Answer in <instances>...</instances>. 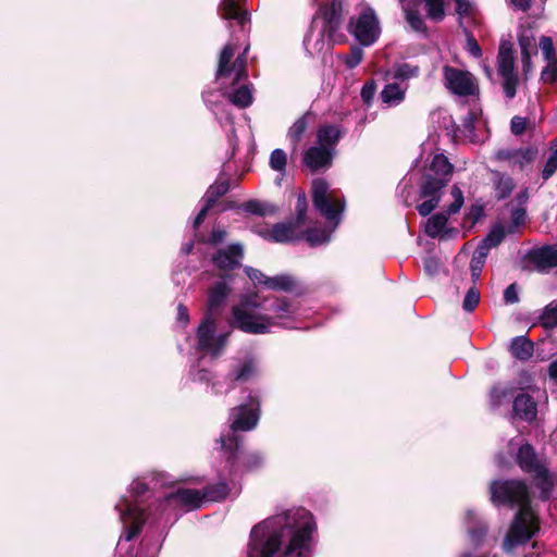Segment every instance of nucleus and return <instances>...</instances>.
I'll use <instances>...</instances> for the list:
<instances>
[{"mask_svg":"<svg viewBox=\"0 0 557 557\" xmlns=\"http://www.w3.org/2000/svg\"><path fill=\"white\" fill-rule=\"evenodd\" d=\"M265 312L271 314H252L239 306H234L232 314L235 326L248 334H267L270 326L275 324V319H290L297 311V307L287 297L274 295L265 297Z\"/></svg>","mask_w":557,"mask_h":557,"instance_id":"nucleus-1","label":"nucleus"},{"mask_svg":"<svg viewBox=\"0 0 557 557\" xmlns=\"http://www.w3.org/2000/svg\"><path fill=\"white\" fill-rule=\"evenodd\" d=\"M278 517L286 519L280 521L283 536H288L283 557H309L312 547L313 533L317 532V523L313 515L306 508L287 510Z\"/></svg>","mask_w":557,"mask_h":557,"instance_id":"nucleus-2","label":"nucleus"},{"mask_svg":"<svg viewBox=\"0 0 557 557\" xmlns=\"http://www.w3.org/2000/svg\"><path fill=\"white\" fill-rule=\"evenodd\" d=\"M507 448L515 465L534 480L536 487L540 490L541 500H548L554 488V481L548 467L540 459L535 447L527 441L518 444L516 438H511Z\"/></svg>","mask_w":557,"mask_h":557,"instance_id":"nucleus-3","label":"nucleus"},{"mask_svg":"<svg viewBox=\"0 0 557 557\" xmlns=\"http://www.w3.org/2000/svg\"><path fill=\"white\" fill-rule=\"evenodd\" d=\"M284 519L276 515L252 528L249 542L251 553L258 554L259 557H273L280 550L284 537L280 521Z\"/></svg>","mask_w":557,"mask_h":557,"instance_id":"nucleus-4","label":"nucleus"},{"mask_svg":"<svg viewBox=\"0 0 557 557\" xmlns=\"http://www.w3.org/2000/svg\"><path fill=\"white\" fill-rule=\"evenodd\" d=\"M491 500L495 506L530 508V487L523 479L495 480L490 484Z\"/></svg>","mask_w":557,"mask_h":557,"instance_id":"nucleus-5","label":"nucleus"},{"mask_svg":"<svg viewBox=\"0 0 557 557\" xmlns=\"http://www.w3.org/2000/svg\"><path fill=\"white\" fill-rule=\"evenodd\" d=\"M220 443L225 453L230 471H255L261 468L263 457L257 451H244L243 437L237 434L221 435Z\"/></svg>","mask_w":557,"mask_h":557,"instance_id":"nucleus-6","label":"nucleus"},{"mask_svg":"<svg viewBox=\"0 0 557 557\" xmlns=\"http://www.w3.org/2000/svg\"><path fill=\"white\" fill-rule=\"evenodd\" d=\"M420 67L409 63H395L385 71V107H397L406 99L409 79L418 77Z\"/></svg>","mask_w":557,"mask_h":557,"instance_id":"nucleus-7","label":"nucleus"},{"mask_svg":"<svg viewBox=\"0 0 557 557\" xmlns=\"http://www.w3.org/2000/svg\"><path fill=\"white\" fill-rule=\"evenodd\" d=\"M312 203L317 211L329 221H336L345 210L344 196L335 190L330 191V185L324 178H315L311 186Z\"/></svg>","mask_w":557,"mask_h":557,"instance_id":"nucleus-8","label":"nucleus"},{"mask_svg":"<svg viewBox=\"0 0 557 557\" xmlns=\"http://www.w3.org/2000/svg\"><path fill=\"white\" fill-rule=\"evenodd\" d=\"M347 32L355 37L360 46L369 47L380 37V24L372 8H363L358 16H352L347 25Z\"/></svg>","mask_w":557,"mask_h":557,"instance_id":"nucleus-9","label":"nucleus"},{"mask_svg":"<svg viewBox=\"0 0 557 557\" xmlns=\"http://www.w3.org/2000/svg\"><path fill=\"white\" fill-rule=\"evenodd\" d=\"M531 507L518 509L504 541V547L506 549L525 544L533 537L535 532L539 531V525L531 522Z\"/></svg>","mask_w":557,"mask_h":557,"instance_id":"nucleus-10","label":"nucleus"},{"mask_svg":"<svg viewBox=\"0 0 557 557\" xmlns=\"http://www.w3.org/2000/svg\"><path fill=\"white\" fill-rule=\"evenodd\" d=\"M259 397L249 395L246 403L240 404L231 410V434H236L238 431L247 432L252 430L259 421Z\"/></svg>","mask_w":557,"mask_h":557,"instance_id":"nucleus-11","label":"nucleus"},{"mask_svg":"<svg viewBox=\"0 0 557 557\" xmlns=\"http://www.w3.org/2000/svg\"><path fill=\"white\" fill-rule=\"evenodd\" d=\"M244 258V247L239 243L231 244L224 249H219L212 256L213 265L221 271L220 277L223 280H232L231 271L242 267Z\"/></svg>","mask_w":557,"mask_h":557,"instance_id":"nucleus-12","label":"nucleus"},{"mask_svg":"<svg viewBox=\"0 0 557 557\" xmlns=\"http://www.w3.org/2000/svg\"><path fill=\"white\" fill-rule=\"evenodd\" d=\"M445 87L460 97L473 96L478 89L472 74L454 66L445 65L443 69Z\"/></svg>","mask_w":557,"mask_h":557,"instance_id":"nucleus-13","label":"nucleus"},{"mask_svg":"<svg viewBox=\"0 0 557 557\" xmlns=\"http://www.w3.org/2000/svg\"><path fill=\"white\" fill-rule=\"evenodd\" d=\"M315 17L322 20V33L333 39L343 24V0H331L320 4Z\"/></svg>","mask_w":557,"mask_h":557,"instance_id":"nucleus-14","label":"nucleus"},{"mask_svg":"<svg viewBox=\"0 0 557 557\" xmlns=\"http://www.w3.org/2000/svg\"><path fill=\"white\" fill-rule=\"evenodd\" d=\"M510 418L529 424L535 422L537 419V403L534 397L519 388L512 400Z\"/></svg>","mask_w":557,"mask_h":557,"instance_id":"nucleus-15","label":"nucleus"},{"mask_svg":"<svg viewBox=\"0 0 557 557\" xmlns=\"http://www.w3.org/2000/svg\"><path fill=\"white\" fill-rule=\"evenodd\" d=\"M336 151H332L326 147L311 146L302 153V164L310 170L311 173L326 171L332 168Z\"/></svg>","mask_w":557,"mask_h":557,"instance_id":"nucleus-16","label":"nucleus"},{"mask_svg":"<svg viewBox=\"0 0 557 557\" xmlns=\"http://www.w3.org/2000/svg\"><path fill=\"white\" fill-rule=\"evenodd\" d=\"M525 259L533 264L536 272L548 273L557 267V246L544 245L532 248L527 252Z\"/></svg>","mask_w":557,"mask_h":557,"instance_id":"nucleus-17","label":"nucleus"},{"mask_svg":"<svg viewBox=\"0 0 557 557\" xmlns=\"http://www.w3.org/2000/svg\"><path fill=\"white\" fill-rule=\"evenodd\" d=\"M518 387L513 384L494 383L487 393V403L492 411L498 410L503 405L513 400Z\"/></svg>","mask_w":557,"mask_h":557,"instance_id":"nucleus-18","label":"nucleus"},{"mask_svg":"<svg viewBox=\"0 0 557 557\" xmlns=\"http://www.w3.org/2000/svg\"><path fill=\"white\" fill-rule=\"evenodd\" d=\"M296 226L293 222H278L275 223L271 228L261 232L262 237L269 242L274 243H289L294 240H300L299 235L296 234Z\"/></svg>","mask_w":557,"mask_h":557,"instance_id":"nucleus-19","label":"nucleus"},{"mask_svg":"<svg viewBox=\"0 0 557 557\" xmlns=\"http://www.w3.org/2000/svg\"><path fill=\"white\" fill-rule=\"evenodd\" d=\"M216 331L215 315L210 312H205V315L197 327V349L206 352L207 349L211 348V344L214 339Z\"/></svg>","mask_w":557,"mask_h":557,"instance_id":"nucleus-20","label":"nucleus"},{"mask_svg":"<svg viewBox=\"0 0 557 557\" xmlns=\"http://www.w3.org/2000/svg\"><path fill=\"white\" fill-rule=\"evenodd\" d=\"M230 293H231V288L227 285V283L225 282V280L222 278V281L215 282L210 287L209 293H208V305H207L206 312H210L213 315H218L220 308L225 302Z\"/></svg>","mask_w":557,"mask_h":557,"instance_id":"nucleus-21","label":"nucleus"},{"mask_svg":"<svg viewBox=\"0 0 557 557\" xmlns=\"http://www.w3.org/2000/svg\"><path fill=\"white\" fill-rule=\"evenodd\" d=\"M343 136L341 127L334 124H322L317 129V144L336 151V147Z\"/></svg>","mask_w":557,"mask_h":557,"instance_id":"nucleus-22","label":"nucleus"},{"mask_svg":"<svg viewBox=\"0 0 557 557\" xmlns=\"http://www.w3.org/2000/svg\"><path fill=\"white\" fill-rule=\"evenodd\" d=\"M169 500H176L188 509H198L203 502L201 491L194 488H177L175 492L166 496Z\"/></svg>","mask_w":557,"mask_h":557,"instance_id":"nucleus-23","label":"nucleus"},{"mask_svg":"<svg viewBox=\"0 0 557 557\" xmlns=\"http://www.w3.org/2000/svg\"><path fill=\"white\" fill-rule=\"evenodd\" d=\"M448 184V178H440L432 173H423L420 184V198L441 197V190Z\"/></svg>","mask_w":557,"mask_h":557,"instance_id":"nucleus-24","label":"nucleus"},{"mask_svg":"<svg viewBox=\"0 0 557 557\" xmlns=\"http://www.w3.org/2000/svg\"><path fill=\"white\" fill-rule=\"evenodd\" d=\"M467 520H468V534L470 536L471 543L475 547H480L483 545L486 535H487V524L481 519H476L473 511H467Z\"/></svg>","mask_w":557,"mask_h":557,"instance_id":"nucleus-25","label":"nucleus"},{"mask_svg":"<svg viewBox=\"0 0 557 557\" xmlns=\"http://www.w3.org/2000/svg\"><path fill=\"white\" fill-rule=\"evenodd\" d=\"M405 20L409 24L410 28L417 33L426 34L428 26L420 13V7L417 1L411 0L410 3L401 5Z\"/></svg>","mask_w":557,"mask_h":557,"instance_id":"nucleus-26","label":"nucleus"},{"mask_svg":"<svg viewBox=\"0 0 557 557\" xmlns=\"http://www.w3.org/2000/svg\"><path fill=\"white\" fill-rule=\"evenodd\" d=\"M314 113L311 111H307L300 117H298L294 124L288 128L287 137L293 145L294 150L297 149V146L301 141L306 131L308 129L309 123L314 119Z\"/></svg>","mask_w":557,"mask_h":557,"instance_id":"nucleus-27","label":"nucleus"},{"mask_svg":"<svg viewBox=\"0 0 557 557\" xmlns=\"http://www.w3.org/2000/svg\"><path fill=\"white\" fill-rule=\"evenodd\" d=\"M121 520L124 523L129 522L127 527L134 530H139L140 533L146 524L147 516L143 508L127 502L126 508L121 511Z\"/></svg>","mask_w":557,"mask_h":557,"instance_id":"nucleus-28","label":"nucleus"},{"mask_svg":"<svg viewBox=\"0 0 557 557\" xmlns=\"http://www.w3.org/2000/svg\"><path fill=\"white\" fill-rule=\"evenodd\" d=\"M447 221V214L444 212L433 214L425 223V234L431 238H446L447 234L451 231L446 228Z\"/></svg>","mask_w":557,"mask_h":557,"instance_id":"nucleus-29","label":"nucleus"},{"mask_svg":"<svg viewBox=\"0 0 557 557\" xmlns=\"http://www.w3.org/2000/svg\"><path fill=\"white\" fill-rule=\"evenodd\" d=\"M257 374V362L253 358H247L242 364L233 367L227 377L232 382L245 383Z\"/></svg>","mask_w":557,"mask_h":557,"instance_id":"nucleus-30","label":"nucleus"},{"mask_svg":"<svg viewBox=\"0 0 557 557\" xmlns=\"http://www.w3.org/2000/svg\"><path fill=\"white\" fill-rule=\"evenodd\" d=\"M511 355L521 361L529 360L534 352V344L527 336H517L510 343Z\"/></svg>","mask_w":557,"mask_h":557,"instance_id":"nucleus-31","label":"nucleus"},{"mask_svg":"<svg viewBox=\"0 0 557 557\" xmlns=\"http://www.w3.org/2000/svg\"><path fill=\"white\" fill-rule=\"evenodd\" d=\"M497 60L499 75H508L515 73L513 51L509 44L505 41L500 44Z\"/></svg>","mask_w":557,"mask_h":557,"instance_id":"nucleus-32","label":"nucleus"},{"mask_svg":"<svg viewBox=\"0 0 557 557\" xmlns=\"http://www.w3.org/2000/svg\"><path fill=\"white\" fill-rule=\"evenodd\" d=\"M235 46L233 44H226L219 57V64L215 77L223 78L231 75L234 71L233 63H231L234 54H235Z\"/></svg>","mask_w":557,"mask_h":557,"instance_id":"nucleus-33","label":"nucleus"},{"mask_svg":"<svg viewBox=\"0 0 557 557\" xmlns=\"http://www.w3.org/2000/svg\"><path fill=\"white\" fill-rule=\"evenodd\" d=\"M454 166L449 162L448 158L444 154H435L432 159L431 164L425 170V173H432L440 178H448V182L450 181L451 174H453Z\"/></svg>","mask_w":557,"mask_h":557,"instance_id":"nucleus-34","label":"nucleus"},{"mask_svg":"<svg viewBox=\"0 0 557 557\" xmlns=\"http://www.w3.org/2000/svg\"><path fill=\"white\" fill-rule=\"evenodd\" d=\"M494 185H495V197L498 200L508 198L516 187L513 180L499 171H493Z\"/></svg>","mask_w":557,"mask_h":557,"instance_id":"nucleus-35","label":"nucleus"},{"mask_svg":"<svg viewBox=\"0 0 557 557\" xmlns=\"http://www.w3.org/2000/svg\"><path fill=\"white\" fill-rule=\"evenodd\" d=\"M297 287V280L290 274H278L267 280V288L275 292H293Z\"/></svg>","mask_w":557,"mask_h":557,"instance_id":"nucleus-36","label":"nucleus"},{"mask_svg":"<svg viewBox=\"0 0 557 557\" xmlns=\"http://www.w3.org/2000/svg\"><path fill=\"white\" fill-rule=\"evenodd\" d=\"M230 188L231 184L228 178L223 181L218 180L207 189L203 201L214 207L218 200L228 193Z\"/></svg>","mask_w":557,"mask_h":557,"instance_id":"nucleus-37","label":"nucleus"},{"mask_svg":"<svg viewBox=\"0 0 557 557\" xmlns=\"http://www.w3.org/2000/svg\"><path fill=\"white\" fill-rule=\"evenodd\" d=\"M230 493V487L225 482H218L215 484H211L206 486L201 491V495H203V500L209 502H221L224 500Z\"/></svg>","mask_w":557,"mask_h":557,"instance_id":"nucleus-38","label":"nucleus"},{"mask_svg":"<svg viewBox=\"0 0 557 557\" xmlns=\"http://www.w3.org/2000/svg\"><path fill=\"white\" fill-rule=\"evenodd\" d=\"M224 18L236 20L244 26L249 21V13L242 10L237 2L230 0L224 5Z\"/></svg>","mask_w":557,"mask_h":557,"instance_id":"nucleus-39","label":"nucleus"},{"mask_svg":"<svg viewBox=\"0 0 557 557\" xmlns=\"http://www.w3.org/2000/svg\"><path fill=\"white\" fill-rule=\"evenodd\" d=\"M299 237L300 239H305L312 247L321 245L329 239L325 230L321 227H308L299 234Z\"/></svg>","mask_w":557,"mask_h":557,"instance_id":"nucleus-40","label":"nucleus"},{"mask_svg":"<svg viewBox=\"0 0 557 557\" xmlns=\"http://www.w3.org/2000/svg\"><path fill=\"white\" fill-rule=\"evenodd\" d=\"M231 102L238 108H248L252 103V95L247 85L235 89L231 95Z\"/></svg>","mask_w":557,"mask_h":557,"instance_id":"nucleus-41","label":"nucleus"},{"mask_svg":"<svg viewBox=\"0 0 557 557\" xmlns=\"http://www.w3.org/2000/svg\"><path fill=\"white\" fill-rule=\"evenodd\" d=\"M540 323L545 329L557 326V304L552 301L544 309L539 318Z\"/></svg>","mask_w":557,"mask_h":557,"instance_id":"nucleus-42","label":"nucleus"},{"mask_svg":"<svg viewBox=\"0 0 557 557\" xmlns=\"http://www.w3.org/2000/svg\"><path fill=\"white\" fill-rule=\"evenodd\" d=\"M537 154V149L534 147H525L516 149V158L513 164H518L523 169L524 164L532 163Z\"/></svg>","mask_w":557,"mask_h":557,"instance_id":"nucleus-43","label":"nucleus"},{"mask_svg":"<svg viewBox=\"0 0 557 557\" xmlns=\"http://www.w3.org/2000/svg\"><path fill=\"white\" fill-rule=\"evenodd\" d=\"M230 335L231 332L219 334L216 337H214L211 344V348L207 349L206 352L210 354V356L214 359L220 357L227 346Z\"/></svg>","mask_w":557,"mask_h":557,"instance_id":"nucleus-44","label":"nucleus"},{"mask_svg":"<svg viewBox=\"0 0 557 557\" xmlns=\"http://www.w3.org/2000/svg\"><path fill=\"white\" fill-rule=\"evenodd\" d=\"M287 165V156L283 149L276 148L271 152L270 166L276 172L284 173Z\"/></svg>","mask_w":557,"mask_h":557,"instance_id":"nucleus-45","label":"nucleus"},{"mask_svg":"<svg viewBox=\"0 0 557 557\" xmlns=\"http://www.w3.org/2000/svg\"><path fill=\"white\" fill-rule=\"evenodd\" d=\"M296 218L292 220L296 226H301L306 223L308 202L305 194L299 195L296 201Z\"/></svg>","mask_w":557,"mask_h":557,"instance_id":"nucleus-46","label":"nucleus"},{"mask_svg":"<svg viewBox=\"0 0 557 557\" xmlns=\"http://www.w3.org/2000/svg\"><path fill=\"white\" fill-rule=\"evenodd\" d=\"M479 302H480V292L475 287V285H473L466 293V296L462 301V309L466 312H472V311H474V309L476 308Z\"/></svg>","mask_w":557,"mask_h":557,"instance_id":"nucleus-47","label":"nucleus"},{"mask_svg":"<svg viewBox=\"0 0 557 557\" xmlns=\"http://www.w3.org/2000/svg\"><path fill=\"white\" fill-rule=\"evenodd\" d=\"M506 232L502 225H497L483 239L491 249L497 247L505 238Z\"/></svg>","mask_w":557,"mask_h":557,"instance_id":"nucleus-48","label":"nucleus"},{"mask_svg":"<svg viewBox=\"0 0 557 557\" xmlns=\"http://www.w3.org/2000/svg\"><path fill=\"white\" fill-rule=\"evenodd\" d=\"M503 77V89L507 98L512 99L517 94L518 76L516 73L500 75Z\"/></svg>","mask_w":557,"mask_h":557,"instance_id":"nucleus-49","label":"nucleus"},{"mask_svg":"<svg viewBox=\"0 0 557 557\" xmlns=\"http://www.w3.org/2000/svg\"><path fill=\"white\" fill-rule=\"evenodd\" d=\"M441 197H426L425 200L419 203L416 209L421 216H428L434 209L438 207Z\"/></svg>","mask_w":557,"mask_h":557,"instance_id":"nucleus-50","label":"nucleus"},{"mask_svg":"<svg viewBox=\"0 0 557 557\" xmlns=\"http://www.w3.org/2000/svg\"><path fill=\"white\" fill-rule=\"evenodd\" d=\"M540 48L542 49L544 58L547 60V62L557 60L554 42L550 37L542 36L540 38Z\"/></svg>","mask_w":557,"mask_h":557,"instance_id":"nucleus-51","label":"nucleus"},{"mask_svg":"<svg viewBox=\"0 0 557 557\" xmlns=\"http://www.w3.org/2000/svg\"><path fill=\"white\" fill-rule=\"evenodd\" d=\"M240 305L245 307H249L251 309H260L264 311L265 307V297L260 299L257 293L246 295L242 298Z\"/></svg>","mask_w":557,"mask_h":557,"instance_id":"nucleus-52","label":"nucleus"},{"mask_svg":"<svg viewBox=\"0 0 557 557\" xmlns=\"http://www.w3.org/2000/svg\"><path fill=\"white\" fill-rule=\"evenodd\" d=\"M557 171V149L552 152L548 157L544 169L542 170V178L544 181L549 180Z\"/></svg>","mask_w":557,"mask_h":557,"instance_id":"nucleus-53","label":"nucleus"},{"mask_svg":"<svg viewBox=\"0 0 557 557\" xmlns=\"http://www.w3.org/2000/svg\"><path fill=\"white\" fill-rule=\"evenodd\" d=\"M245 273L247 276L255 283L260 284L267 287V280L270 278V276H267L262 271L259 269H255L252 267H246Z\"/></svg>","mask_w":557,"mask_h":557,"instance_id":"nucleus-54","label":"nucleus"},{"mask_svg":"<svg viewBox=\"0 0 557 557\" xmlns=\"http://www.w3.org/2000/svg\"><path fill=\"white\" fill-rule=\"evenodd\" d=\"M243 210L250 214H256L260 216L265 215V210L262 206V203L258 200H248L243 203L242 206Z\"/></svg>","mask_w":557,"mask_h":557,"instance_id":"nucleus-55","label":"nucleus"},{"mask_svg":"<svg viewBox=\"0 0 557 557\" xmlns=\"http://www.w3.org/2000/svg\"><path fill=\"white\" fill-rule=\"evenodd\" d=\"M542 78L547 83H555L557 81V60L547 62V65L542 71Z\"/></svg>","mask_w":557,"mask_h":557,"instance_id":"nucleus-56","label":"nucleus"},{"mask_svg":"<svg viewBox=\"0 0 557 557\" xmlns=\"http://www.w3.org/2000/svg\"><path fill=\"white\" fill-rule=\"evenodd\" d=\"M423 269L429 276H434L440 272L441 262L435 257H428L423 261Z\"/></svg>","mask_w":557,"mask_h":557,"instance_id":"nucleus-57","label":"nucleus"},{"mask_svg":"<svg viewBox=\"0 0 557 557\" xmlns=\"http://www.w3.org/2000/svg\"><path fill=\"white\" fill-rule=\"evenodd\" d=\"M376 90V84L374 81L367 82L361 89L360 96L366 104H370L373 100Z\"/></svg>","mask_w":557,"mask_h":557,"instance_id":"nucleus-58","label":"nucleus"},{"mask_svg":"<svg viewBox=\"0 0 557 557\" xmlns=\"http://www.w3.org/2000/svg\"><path fill=\"white\" fill-rule=\"evenodd\" d=\"M527 129V119L515 115L510 121V131L513 135L520 136L522 135Z\"/></svg>","mask_w":557,"mask_h":557,"instance_id":"nucleus-59","label":"nucleus"},{"mask_svg":"<svg viewBox=\"0 0 557 557\" xmlns=\"http://www.w3.org/2000/svg\"><path fill=\"white\" fill-rule=\"evenodd\" d=\"M362 55H363L362 49L360 47H358V46H352L350 48V55L345 61L346 65L349 69L356 67L361 62Z\"/></svg>","mask_w":557,"mask_h":557,"instance_id":"nucleus-60","label":"nucleus"},{"mask_svg":"<svg viewBox=\"0 0 557 557\" xmlns=\"http://www.w3.org/2000/svg\"><path fill=\"white\" fill-rule=\"evenodd\" d=\"M504 301L508 305H513L519 301L517 283H511L506 287L504 290Z\"/></svg>","mask_w":557,"mask_h":557,"instance_id":"nucleus-61","label":"nucleus"},{"mask_svg":"<svg viewBox=\"0 0 557 557\" xmlns=\"http://www.w3.org/2000/svg\"><path fill=\"white\" fill-rule=\"evenodd\" d=\"M485 260H480L475 258H471L470 261V271H471V277L473 283L475 284L476 281L480 278L482 270L484 268Z\"/></svg>","mask_w":557,"mask_h":557,"instance_id":"nucleus-62","label":"nucleus"},{"mask_svg":"<svg viewBox=\"0 0 557 557\" xmlns=\"http://www.w3.org/2000/svg\"><path fill=\"white\" fill-rule=\"evenodd\" d=\"M518 42L520 46L521 55H523V53L530 54L531 49L534 53H537L536 47L533 45V38L521 35L518 38Z\"/></svg>","mask_w":557,"mask_h":557,"instance_id":"nucleus-63","label":"nucleus"},{"mask_svg":"<svg viewBox=\"0 0 557 557\" xmlns=\"http://www.w3.org/2000/svg\"><path fill=\"white\" fill-rule=\"evenodd\" d=\"M467 49L471 55L474 58L482 57V49L480 45L478 44L474 36L470 33L467 34Z\"/></svg>","mask_w":557,"mask_h":557,"instance_id":"nucleus-64","label":"nucleus"}]
</instances>
